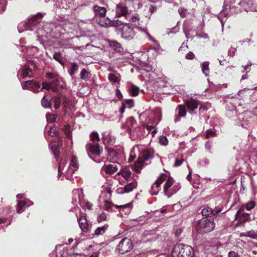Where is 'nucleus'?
I'll return each instance as SVG.
<instances>
[{
    "mask_svg": "<svg viewBox=\"0 0 257 257\" xmlns=\"http://www.w3.org/2000/svg\"><path fill=\"white\" fill-rule=\"evenodd\" d=\"M163 182H165L164 193L169 198L176 193L181 188L179 182H176L172 177L168 174L162 173L152 185L150 193L153 195L158 194L161 190V185Z\"/></svg>",
    "mask_w": 257,
    "mask_h": 257,
    "instance_id": "1",
    "label": "nucleus"
},
{
    "mask_svg": "<svg viewBox=\"0 0 257 257\" xmlns=\"http://www.w3.org/2000/svg\"><path fill=\"white\" fill-rule=\"evenodd\" d=\"M66 160L62 159L58 163V176L60 177L61 174H64L67 179L71 178L73 174L79 168L77 159L73 156L70 161L68 168L65 169Z\"/></svg>",
    "mask_w": 257,
    "mask_h": 257,
    "instance_id": "2",
    "label": "nucleus"
},
{
    "mask_svg": "<svg viewBox=\"0 0 257 257\" xmlns=\"http://www.w3.org/2000/svg\"><path fill=\"white\" fill-rule=\"evenodd\" d=\"M194 255V251L191 246L183 243H178L174 246L168 256L193 257Z\"/></svg>",
    "mask_w": 257,
    "mask_h": 257,
    "instance_id": "3",
    "label": "nucleus"
},
{
    "mask_svg": "<svg viewBox=\"0 0 257 257\" xmlns=\"http://www.w3.org/2000/svg\"><path fill=\"white\" fill-rule=\"evenodd\" d=\"M125 127L132 140H135L140 139L144 135V128L138 126L136 121L133 117H130L127 119Z\"/></svg>",
    "mask_w": 257,
    "mask_h": 257,
    "instance_id": "4",
    "label": "nucleus"
},
{
    "mask_svg": "<svg viewBox=\"0 0 257 257\" xmlns=\"http://www.w3.org/2000/svg\"><path fill=\"white\" fill-rule=\"evenodd\" d=\"M91 141L92 143L86 145V148L88 154L91 153L96 156H99L102 151V149L100 148L98 142L99 138L97 133L93 132L90 135Z\"/></svg>",
    "mask_w": 257,
    "mask_h": 257,
    "instance_id": "5",
    "label": "nucleus"
},
{
    "mask_svg": "<svg viewBox=\"0 0 257 257\" xmlns=\"http://www.w3.org/2000/svg\"><path fill=\"white\" fill-rule=\"evenodd\" d=\"M125 19L128 20L132 23V24H131V25H133L141 32L144 33L150 40L156 42L148 32L147 27L140 26V17L138 14H135L133 15L131 12L128 15H126Z\"/></svg>",
    "mask_w": 257,
    "mask_h": 257,
    "instance_id": "6",
    "label": "nucleus"
},
{
    "mask_svg": "<svg viewBox=\"0 0 257 257\" xmlns=\"http://www.w3.org/2000/svg\"><path fill=\"white\" fill-rule=\"evenodd\" d=\"M215 227V223L213 219L202 218L198 221L197 228L204 232H209Z\"/></svg>",
    "mask_w": 257,
    "mask_h": 257,
    "instance_id": "7",
    "label": "nucleus"
},
{
    "mask_svg": "<svg viewBox=\"0 0 257 257\" xmlns=\"http://www.w3.org/2000/svg\"><path fill=\"white\" fill-rule=\"evenodd\" d=\"M133 248L131 240L127 237L121 239L116 247V250L119 253L124 254L130 251Z\"/></svg>",
    "mask_w": 257,
    "mask_h": 257,
    "instance_id": "8",
    "label": "nucleus"
},
{
    "mask_svg": "<svg viewBox=\"0 0 257 257\" xmlns=\"http://www.w3.org/2000/svg\"><path fill=\"white\" fill-rule=\"evenodd\" d=\"M120 34L122 39L130 41L135 38L136 32L131 24L126 23L120 28Z\"/></svg>",
    "mask_w": 257,
    "mask_h": 257,
    "instance_id": "9",
    "label": "nucleus"
},
{
    "mask_svg": "<svg viewBox=\"0 0 257 257\" xmlns=\"http://www.w3.org/2000/svg\"><path fill=\"white\" fill-rule=\"evenodd\" d=\"M113 207L115 208H122L125 209V213H128L132 209V204L129 203L124 205H114L109 201H105L104 209L107 211H111L113 210Z\"/></svg>",
    "mask_w": 257,
    "mask_h": 257,
    "instance_id": "10",
    "label": "nucleus"
},
{
    "mask_svg": "<svg viewBox=\"0 0 257 257\" xmlns=\"http://www.w3.org/2000/svg\"><path fill=\"white\" fill-rule=\"evenodd\" d=\"M137 186L138 183L137 181L134 180L132 182L128 183L123 187L118 188L117 190V192L118 193L120 194L129 193L137 188Z\"/></svg>",
    "mask_w": 257,
    "mask_h": 257,
    "instance_id": "11",
    "label": "nucleus"
},
{
    "mask_svg": "<svg viewBox=\"0 0 257 257\" xmlns=\"http://www.w3.org/2000/svg\"><path fill=\"white\" fill-rule=\"evenodd\" d=\"M61 87L62 86L60 85L59 81L56 79L51 83L43 82L42 88L47 91H56Z\"/></svg>",
    "mask_w": 257,
    "mask_h": 257,
    "instance_id": "12",
    "label": "nucleus"
},
{
    "mask_svg": "<svg viewBox=\"0 0 257 257\" xmlns=\"http://www.w3.org/2000/svg\"><path fill=\"white\" fill-rule=\"evenodd\" d=\"M235 3V0H225L223 8L220 15H227L229 14V12L233 11V9L236 7L233 5Z\"/></svg>",
    "mask_w": 257,
    "mask_h": 257,
    "instance_id": "13",
    "label": "nucleus"
},
{
    "mask_svg": "<svg viewBox=\"0 0 257 257\" xmlns=\"http://www.w3.org/2000/svg\"><path fill=\"white\" fill-rule=\"evenodd\" d=\"M61 145L62 138L61 137L58 138V142H52L49 145L50 148L57 161H58V157L59 154V147Z\"/></svg>",
    "mask_w": 257,
    "mask_h": 257,
    "instance_id": "14",
    "label": "nucleus"
},
{
    "mask_svg": "<svg viewBox=\"0 0 257 257\" xmlns=\"http://www.w3.org/2000/svg\"><path fill=\"white\" fill-rule=\"evenodd\" d=\"M130 13L131 11L128 10L125 6L122 4H118L116 6V15L117 17L124 16L126 18V15H128Z\"/></svg>",
    "mask_w": 257,
    "mask_h": 257,
    "instance_id": "15",
    "label": "nucleus"
},
{
    "mask_svg": "<svg viewBox=\"0 0 257 257\" xmlns=\"http://www.w3.org/2000/svg\"><path fill=\"white\" fill-rule=\"evenodd\" d=\"M186 105L189 113H192L193 111L198 107V102L196 99L190 98L186 101Z\"/></svg>",
    "mask_w": 257,
    "mask_h": 257,
    "instance_id": "16",
    "label": "nucleus"
},
{
    "mask_svg": "<svg viewBox=\"0 0 257 257\" xmlns=\"http://www.w3.org/2000/svg\"><path fill=\"white\" fill-rule=\"evenodd\" d=\"M33 204V203L29 199H25L19 201L17 206V212L18 213H22V209L24 207H29Z\"/></svg>",
    "mask_w": 257,
    "mask_h": 257,
    "instance_id": "17",
    "label": "nucleus"
},
{
    "mask_svg": "<svg viewBox=\"0 0 257 257\" xmlns=\"http://www.w3.org/2000/svg\"><path fill=\"white\" fill-rule=\"evenodd\" d=\"M79 225L81 229L84 232H87L88 230V225L86 218L85 216L80 215L78 217Z\"/></svg>",
    "mask_w": 257,
    "mask_h": 257,
    "instance_id": "18",
    "label": "nucleus"
},
{
    "mask_svg": "<svg viewBox=\"0 0 257 257\" xmlns=\"http://www.w3.org/2000/svg\"><path fill=\"white\" fill-rule=\"evenodd\" d=\"M98 245L95 243H93L88 246L87 249L92 252V254L89 257H98L99 252L98 251Z\"/></svg>",
    "mask_w": 257,
    "mask_h": 257,
    "instance_id": "19",
    "label": "nucleus"
},
{
    "mask_svg": "<svg viewBox=\"0 0 257 257\" xmlns=\"http://www.w3.org/2000/svg\"><path fill=\"white\" fill-rule=\"evenodd\" d=\"M116 165L114 164H109L108 165L104 166L102 168V170L107 174H113L117 171Z\"/></svg>",
    "mask_w": 257,
    "mask_h": 257,
    "instance_id": "20",
    "label": "nucleus"
},
{
    "mask_svg": "<svg viewBox=\"0 0 257 257\" xmlns=\"http://www.w3.org/2000/svg\"><path fill=\"white\" fill-rule=\"evenodd\" d=\"M109 46L115 51L120 53L123 51L121 45L116 41H109Z\"/></svg>",
    "mask_w": 257,
    "mask_h": 257,
    "instance_id": "21",
    "label": "nucleus"
},
{
    "mask_svg": "<svg viewBox=\"0 0 257 257\" xmlns=\"http://www.w3.org/2000/svg\"><path fill=\"white\" fill-rule=\"evenodd\" d=\"M131 171L128 167L123 168L121 171L117 173V175H121L126 180L128 181L131 175Z\"/></svg>",
    "mask_w": 257,
    "mask_h": 257,
    "instance_id": "22",
    "label": "nucleus"
},
{
    "mask_svg": "<svg viewBox=\"0 0 257 257\" xmlns=\"http://www.w3.org/2000/svg\"><path fill=\"white\" fill-rule=\"evenodd\" d=\"M93 11L95 15H99L101 17H105L106 13V9L104 7H101L98 6L93 7Z\"/></svg>",
    "mask_w": 257,
    "mask_h": 257,
    "instance_id": "23",
    "label": "nucleus"
},
{
    "mask_svg": "<svg viewBox=\"0 0 257 257\" xmlns=\"http://www.w3.org/2000/svg\"><path fill=\"white\" fill-rule=\"evenodd\" d=\"M144 165V162L141 158H139L138 161L135 162L134 166V170L137 173H140Z\"/></svg>",
    "mask_w": 257,
    "mask_h": 257,
    "instance_id": "24",
    "label": "nucleus"
},
{
    "mask_svg": "<svg viewBox=\"0 0 257 257\" xmlns=\"http://www.w3.org/2000/svg\"><path fill=\"white\" fill-rule=\"evenodd\" d=\"M22 76L24 78L27 77H32V70L28 66L25 65L22 69Z\"/></svg>",
    "mask_w": 257,
    "mask_h": 257,
    "instance_id": "25",
    "label": "nucleus"
},
{
    "mask_svg": "<svg viewBox=\"0 0 257 257\" xmlns=\"http://www.w3.org/2000/svg\"><path fill=\"white\" fill-rule=\"evenodd\" d=\"M46 129L48 130V133L50 136L54 137L57 135L58 129L55 126H47Z\"/></svg>",
    "mask_w": 257,
    "mask_h": 257,
    "instance_id": "26",
    "label": "nucleus"
},
{
    "mask_svg": "<svg viewBox=\"0 0 257 257\" xmlns=\"http://www.w3.org/2000/svg\"><path fill=\"white\" fill-rule=\"evenodd\" d=\"M176 111L178 112V115L180 117H184L186 114V107L184 105H178Z\"/></svg>",
    "mask_w": 257,
    "mask_h": 257,
    "instance_id": "27",
    "label": "nucleus"
},
{
    "mask_svg": "<svg viewBox=\"0 0 257 257\" xmlns=\"http://www.w3.org/2000/svg\"><path fill=\"white\" fill-rule=\"evenodd\" d=\"M29 23H28L27 22H22L19 23L18 26V31L20 33H21L25 30H27L29 29Z\"/></svg>",
    "mask_w": 257,
    "mask_h": 257,
    "instance_id": "28",
    "label": "nucleus"
},
{
    "mask_svg": "<svg viewBox=\"0 0 257 257\" xmlns=\"http://www.w3.org/2000/svg\"><path fill=\"white\" fill-rule=\"evenodd\" d=\"M209 62L208 61L204 62L202 64V71L206 76H208L209 74Z\"/></svg>",
    "mask_w": 257,
    "mask_h": 257,
    "instance_id": "29",
    "label": "nucleus"
},
{
    "mask_svg": "<svg viewBox=\"0 0 257 257\" xmlns=\"http://www.w3.org/2000/svg\"><path fill=\"white\" fill-rule=\"evenodd\" d=\"M152 158V155L150 151L148 150H145L141 157L139 158H141L142 160L145 162L148 161L149 159Z\"/></svg>",
    "mask_w": 257,
    "mask_h": 257,
    "instance_id": "30",
    "label": "nucleus"
},
{
    "mask_svg": "<svg viewBox=\"0 0 257 257\" xmlns=\"http://www.w3.org/2000/svg\"><path fill=\"white\" fill-rule=\"evenodd\" d=\"M126 108H132L134 106V102L133 99H125L121 103Z\"/></svg>",
    "mask_w": 257,
    "mask_h": 257,
    "instance_id": "31",
    "label": "nucleus"
},
{
    "mask_svg": "<svg viewBox=\"0 0 257 257\" xmlns=\"http://www.w3.org/2000/svg\"><path fill=\"white\" fill-rule=\"evenodd\" d=\"M108 226L107 224H105L102 226L97 228L95 230L94 234L96 235H99L103 234L105 232V230L107 228Z\"/></svg>",
    "mask_w": 257,
    "mask_h": 257,
    "instance_id": "32",
    "label": "nucleus"
},
{
    "mask_svg": "<svg viewBox=\"0 0 257 257\" xmlns=\"http://www.w3.org/2000/svg\"><path fill=\"white\" fill-rule=\"evenodd\" d=\"M34 81L29 80L25 81L22 84V87L23 89H29L32 90Z\"/></svg>",
    "mask_w": 257,
    "mask_h": 257,
    "instance_id": "33",
    "label": "nucleus"
},
{
    "mask_svg": "<svg viewBox=\"0 0 257 257\" xmlns=\"http://www.w3.org/2000/svg\"><path fill=\"white\" fill-rule=\"evenodd\" d=\"M108 79L110 81L114 83H119L120 81V78L116 76L112 73H109L108 76Z\"/></svg>",
    "mask_w": 257,
    "mask_h": 257,
    "instance_id": "34",
    "label": "nucleus"
},
{
    "mask_svg": "<svg viewBox=\"0 0 257 257\" xmlns=\"http://www.w3.org/2000/svg\"><path fill=\"white\" fill-rule=\"evenodd\" d=\"M41 104L43 107L48 108L51 105V100L49 98H46V96H44L42 99Z\"/></svg>",
    "mask_w": 257,
    "mask_h": 257,
    "instance_id": "35",
    "label": "nucleus"
},
{
    "mask_svg": "<svg viewBox=\"0 0 257 257\" xmlns=\"http://www.w3.org/2000/svg\"><path fill=\"white\" fill-rule=\"evenodd\" d=\"M104 143H107L108 145H113L115 143V139L113 137L107 135L104 138Z\"/></svg>",
    "mask_w": 257,
    "mask_h": 257,
    "instance_id": "36",
    "label": "nucleus"
},
{
    "mask_svg": "<svg viewBox=\"0 0 257 257\" xmlns=\"http://www.w3.org/2000/svg\"><path fill=\"white\" fill-rule=\"evenodd\" d=\"M46 116L47 122L49 123L54 122L56 120L57 117L56 114H50L49 113H47Z\"/></svg>",
    "mask_w": 257,
    "mask_h": 257,
    "instance_id": "37",
    "label": "nucleus"
},
{
    "mask_svg": "<svg viewBox=\"0 0 257 257\" xmlns=\"http://www.w3.org/2000/svg\"><path fill=\"white\" fill-rule=\"evenodd\" d=\"M107 218V214L102 212L99 214L97 217V220L98 222L106 221Z\"/></svg>",
    "mask_w": 257,
    "mask_h": 257,
    "instance_id": "38",
    "label": "nucleus"
},
{
    "mask_svg": "<svg viewBox=\"0 0 257 257\" xmlns=\"http://www.w3.org/2000/svg\"><path fill=\"white\" fill-rule=\"evenodd\" d=\"M130 91L132 95L134 96H136L138 95L139 92V88L137 86L131 84L130 88Z\"/></svg>",
    "mask_w": 257,
    "mask_h": 257,
    "instance_id": "39",
    "label": "nucleus"
},
{
    "mask_svg": "<svg viewBox=\"0 0 257 257\" xmlns=\"http://www.w3.org/2000/svg\"><path fill=\"white\" fill-rule=\"evenodd\" d=\"M201 213L203 216H207L211 213L213 214V210L212 208L207 207L203 208L202 210Z\"/></svg>",
    "mask_w": 257,
    "mask_h": 257,
    "instance_id": "40",
    "label": "nucleus"
},
{
    "mask_svg": "<svg viewBox=\"0 0 257 257\" xmlns=\"http://www.w3.org/2000/svg\"><path fill=\"white\" fill-rule=\"evenodd\" d=\"M89 77V73L85 69H83L80 72V78L82 79L86 80Z\"/></svg>",
    "mask_w": 257,
    "mask_h": 257,
    "instance_id": "41",
    "label": "nucleus"
},
{
    "mask_svg": "<svg viewBox=\"0 0 257 257\" xmlns=\"http://www.w3.org/2000/svg\"><path fill=\"white\" fill-rule=\"evenodd\" d=\"M78 69V66L75 62L72 63L71 67L69 70V74L71 76H73Z\"/></svg>",
    "mask_w": 257,
    "mask_h": 257,
    "instance_id": "42",
    "label": "nucleus"
},
{
    "mask_svg": "<svg viewBox=\"0 0 257 257\" xmlns=\"http://www.w3.org/2000/svg\"><path fill=\"white\" fill-rule=\"evenodd\" d=\"M138 148L137 147H134L132 148L131 151L130 155V159L128 160L129 162H132L134 161L135 158L136 157V155L135 154V151L136 150H138Z\"/></svg>",
    "mask_w": 257,
    "mask_h": 257,
    "instance_id": "43",
    "label": "nucleus"
},
{
    "mask_svg": "<svg viewBox=\"0 0 257 257\" xmlns=\"http://www.w3.org/2000/svg\"><path fill=\"white\" fill-rule=\"evenodd\" d=\"M184 161V159H183V157L182 156H178L176 158L175 162L174 164V166L175 167H178L180 166L183 162Z\"/></svg>",
    "mask_w": 257,
    "mask_h": 257,
    "instance_id": "44",
    "label": "nucleus"
},
{
    "mask_svg": "<svg viewBox=\"0 0 257 257\" xmlns=\"http://www.w3.org/2000/svg\"><path fill=\"white\" fill-rule=\"evenodd\" d=\"M159 143L163 146H167L168 144V140L166 136H162L160 137Z\"/></svg>",
    "mask_w": 257,
    "mask_h": 257,
    "instance_id": "45",
    "label": "nucleus"
},
{
    "mask_svg": "<svg viewBox=\"0 0 257 257\" xmlns=\"http://www.w3.org/2000/svg\"><path fill=\"white\" fill-rule=\"evenodd\" d=\"M63 131L67 138H71V134L70 132V125H65L63 128Z\"/></svg>",
    "mask_w": 257,
    "mask_h": 257,
    "instance_id": "46",
    "label": "nucleus"
},
{
    "mask_svg": "<svg viewBox=\"0 0 257 257\" xmlns=\"http://www.w3.org/2000/svg\"><path fill=\"white\" fill-rule=\"evenodd\" d=\"M255 206V202L253 201H250L247 203L245 205V208L247 210L249 211L253 208Z\"/></svg>",
    "mask_w": 257,
    "mask_h": 257,
    "instance_id": "47",
    "label": "nucleus"
},
{
    "mask_svg": "<svg viewBox=\"0 0 257 257\" xmlns=\"http://www.w3.org/2000/svg\"><path fill=\"white\" fill-rule=\"evenodd\" d=\"M108 155L110 158L115 159L117 157L118 154L115 150H111L108 152Z\"/></svg>",
    "mask_w": 257,
    "mask_h": 257,
    "instance_id": "48",
    "label": "nucleus"
},
{
    "mask_svg": "<svg viewBox=\"0 0 257 257\" xmlns=\"http://www.w3.org/2000/svg\"><path fill=\"white\" fill-rule=\"evenodd\" d=\"M6 0H0V13H3L6 9Z\"/></svg>",
    "mask_w": 257,
    "mask_h": 257,
    "instance_id": "49",
    "label": "nucleus"
},
{
    "mask_svg": "<svg viewBox=\"0 0 257 257\" xmlns=\"http://www.w3.org/2000/svg\"><path fill=\"white\" fill-rule=\"evenodd\" d=\"M215 135V133L212 130H208L206 132V138H209L211 137H213Z\"/></svg>",
    "mask_w": 257,
    "mask_h": 257,
    "instance_id": "50",
    "label": "nucleus"
},
{
    "mask_svg": "<svg viewBox=\"0 0 257 257\" xmlns=\"http://www.w3.org/2000/svg\"><path fill=\"white\" fill-rule=\"evenodd\" d=\"M53 58L58 62H59L60 63H63L61 55L59 53H54V54L53 55Z\"/></svg>",
    "mask_w": 257,
    "mask_h": 257,
    "instance_id": "51",
    "label": "nucleus"
},
{
    "mask_svg": "<svg viewBox=\"0 0 257 257\" xmlns=\"http://www.w3.org/2000/svg\"><path fill=\"white\" fill-rule=\"evenodd\" d=\"M40 88V85L39 83L35 82L34 81L33 86L32 88V91L33 92H36Z\"/></svg>",
    "mask_w": 257,
    "mask_h": 257,
    "instance_id": "52",
    "label": "nucleus"
},
{
    "mask_svg": "<svg viewBox=\"0 0 257 257\" xmlns=\"http://www.w3.org/2000/svg\"><path fill=\"white\" fill-rule=\"evenodd\" d=\"M60 104H61V101H60V98L58 97H56L54 99V108L55 109L59 108L60 107Z\"/></svg>",
    "mask_w": 257,
    "mask_h": 257,
    "instance_id": "53",
    "label": "nucleus"
},
{
    "mask_svg": "<svg viewBox=\"0 0 257 257\" xmlns=\"http://www.w3.org/2000/svg\"><path fill=\"white\" fill-rule=\"evenodd\" d=\"M110 23L111 25L114 27H119L122 24V22L120 21H119L118 20L112 21L111 22H110Z\"/></svg>",
    "mask_w": 257,
    "mask_h": 257,
    "instance_id": "54",
    "label": "nucleus"
},
{
    "mask_svg": "<svg viewBox=\"0 0 257 257\" xmlns=\"http://www.w3.org/2000/svg\"><path fill=\"white\" fill-rule=\"evenodd\" d=\"M236 51V49L233 47H230L228 51V55L231 57H233Z\"/></svg>",
    "mask_w": 257,
    "mask_h": 257,
    "instance_id": "55",
    "label": "nucleus"
},
{
    "mask_svg": "<svg viewBox=\"0 0 257 257\" xmlns=\"http://www.w3.org/2000/svg\"><path fill=\"white\" fill-rule=\"evenodd\" d=\"M37 52V48L35 47H32L30 48V50L28 51V55L30 56L33 55Z\"/></svg>",
    "mask_w": 257,
    "mask_h": 257,
    "instance_id": "56",
    "label": "nucleus"
},
{
    "mask_svg": "<svg viewBox=\"0 0 257 257\" xmlns=\"http://www.w3.org/2000/svg\"><path fill=\"white\" fill-rule=\"evenodd\" d=\"M245 11L246 12H248L249 11H252V12H257V5L255 4H251V6L249 7V10H247L246 9H244Z\"/></svg>",
    "mask_w": 257,
    "mask_h": 257,
    "instance_id": "57",
    "label": "nucleus"
},
{
    "mask_svg": "<svg viewBox=\"0 0 257 257\" xmlns=\"http://www.w3.org/2000/svg\"><path fill=\"white\" fill-rule=\"evenodd\" d=\"M246 236L252 238H255L256 234L254 231H249L246 233Z\"/></svg>",
    "mask_w": 257,
    "mask_h": 257,
    "instance_id": "58",
    "label": "nucleus"
},
{
    "mask_svg": "<svg viewBox=\"0 0 257 257\" xmlns=\"http://www.w3.org/2000/svg\"><path fill=\"white\" fill-rule=\"evenodd\" d=\"M213 210V214H215L217 213H218L222 211V207L221 206H217L215 207L214 209H212Z\"/></svg>",
    "mask_w": 257,
    "mask_h": 257,
    "instance_id": "59",
    "label": "nucleus"
},
{
    "mask_svg": "<svg viewBox=\"0 0 257 257\" xmlns=\"http://www.w3.org/2000/svg\"><path fill=\"white\" fill-rule=\"evenodd\" d=\"M157 10V8L151 5L149 8V12L150 13L149 16V19L151 18V15Z\"/></svg>",
    "mask_w": 257,
    "mask_h": 257,
    "instance_id": "60",
    "label": "nucleus"
},
{
    "mask_svg": "<svg viewBox=\"0 0 257 257\" xmlns=\"http://www.w3.org/2000/svg\"><path fill=\"white\" fill-rule=\"evenodd\" d=\"M196 37L199 38H204L205 39H209V37L207 34L204 33L202 35L200 34H196Z\"/></svg>",
    "mask_w": 257,
    "mask_h": 257,
    "instance_id": "61",
    "label": "nucleus"
},
{
    "mask_svg": "<svg viewBox=\"0 0 257 257\" xmlns=\"http://www.w3.org/2000/svg\"><path fill=\"white\" fill-rule=\"evenodd\" d=\"M195 57V55L191 52L188 53L186 55V58L189 60H192Z\"/></svg>",
    "mask_w": 257,
    "mask_h": 257,
    "instance_id": "62",
    "label": "nucleus"
},
{
    "mask_svg": "<svg viewBox=\"0 0 257 257\" xmlns=\"http://www.w3.org/2000/svg\"><path fill=\"white\" fill-rule=\"evenodd\" d=\"M115 93H116V95L117 97L119 99H121L122 98V97H123L122 94L121 93V92L119 89H118V88L116 89Z\"/></svg>",
    "mask_w": 257,
    "mask_h": 257,
    "instance_id": "63",
    "label": "nucleus"
},
{
    "mask_svg": "<svg viewBox=\"0 0 257 257\" xmlns=\"http://www.w3.org/2000/svg\"><path fill=\"white\" fill-rule=\"evenodd\" d=\"M228 256V257H239V255L235 252L231 251L229 252Z\"/></svg>",
    "mask_w": 257,
    "mask_h": 257,
    "instance_id": "64",
    "label": "nucleus"
}]
</instances>
